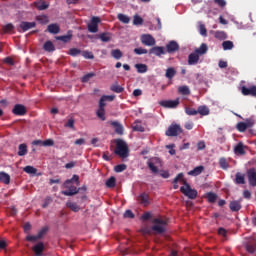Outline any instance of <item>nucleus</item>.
Segmentation results:
<instances>
[{
	"label": "nucleus",
	"mask_w": 256,
	"mask_h": 256,
	"mask_svg": "<svg viewBox=\"0 0 256 256\" xmlns=\"http://www.w3.org/2000/svg\"><path fill=\"white\" fill-rule=\"evenodd\" d=\"M114 153L122 159L129 157V146H127V142L121 139L116 140V149Z\"/></svg>",
	"instance_id": "f257e3e1"
},
{
	"label": "nucleus",
	"mask_w": 256,
	"mask_h": 256,
	"mask_svg": "<svg viewBox=\"0 0 256 256\" xmlns=\"http://www.w3.org/2000/svg\"><path fill=\"white\" fill-rule=\"evenodd\" d=\"M182 181L184 186H181L180 188L181 193H183L185 197H188V199H197V190L192 189L191 185L187 183V180Z\"/></svg>",
	"instance_id": "f03ea898"
},
{
	"label": "nucleus",
	"mask_w": 256,
	"mask_h": 256,
	"mask_svg": "<svg viewBox=\"0 0 256 256\" xmlns=\"http://www.w3.org/2000/svg\"><path fill=\"white\" fill-rule=\"evenodd\" d=\"M64 187L68 190L61 191V194L65 195L66 197H73V195H77V193H79L78 188L71 183V180H66L64 182Z\"/></svg>",
	"instance_id": "7ed1b4c3"
},
{
	"label": "nucleus",
	"mask_w": 256,
	"mask_h": 256,
	"mask_svg": "<svg viewBox=\"0 0 256 256\" xmlns=\"http://www.w3.org/2000/svg\"><path fill=\"white\" fill-rule=\"evenodd\" d=\"M154 225L152 226V231H155V233H165V225H167V221L155 218L153 220Z\"/></svg>",
	"instance_id": "20e7f679"
},
{
	"label": "nucleus",
	"mask_w": 256,
	"mask_h": 256,
	"mask_svg": "<svg viewBox=\"0 0 256 256\" xmlns=\"http://www.w3.org/2000/svg\"><path fill=\"white\" fill-rule=\"evenodd\" d=\"M183 133V129L179 124H171L168 129L166 130L165 135L167 137H177Z\"/></svg>",
	"instance_id": "39448f33"
},
{
	"label": "nucleus",
	"mask_w": 256,
	"mask_h": 256,
	"mask_svg": "<svg viewBox=\"0 0 256 256\" xmlns=\"http://www.w3.org/2000/svg\"><path fill=\"white\" fill-rule=\"evenodd\" d=\"M140 41L142 45H145L146 47H154V45L157 43L151 34H142Z\"/></svg>",
	"instance_id": "423d86ee"
},
{
	"label": "nucleus",
	"mask_w": 256,
	"mask_h": 256,
	"mask_svg": "<svg viewBox=\"0 0 256 256\" xmlns=\"http://www.w3.org/2000/svg\"><path fill=\"white\" fill-rule=\"evenodd\" d=\"M99 23H101V18L92 17L90 24H88V31L90 33H97L99 31Z\"/></svg>",
	"instance_id": "0eeeda50"
},
{
	"label": "nucleus",
	"mask_w": 256,
	"mask_h": 256,
	"mask_svg": "<svg viewBox=\"0 0 256 256\" xmlns=\"http://www.w3.org/2000/svg\"><path fill=\"white\" fill-rule=\"evenodd\" d=\"M161 107H165V109H175L179 106V99L176 100H163L159 102Z\"/></svg>",
	"instance_id": "6e6552de"
},
{
	"label": "nucleus",
	"mask_w": 256,
	"mask_h": 256,
	"mask_svg": "<svg viewBox=\"0 0 256 256\" xmlns=\"http://www.w3.org/2000/svg\"><path fill=\"white\" fill-rule=\"evenodd\" d=\"M248 183L250 187H256V170L255 168H250L247 170Z\"/></svg>",
	"instance_id": "1a4fd4ad"
},
{
	"label": "nucleus",
	"mask_w": 256,
	"mask_h": 256,
	"mask_svg": "<svg viewBox=\"0 0 256 256\" xmlns=\"http://www.w3.org/2000/svg\"><path fill=\"white\" fill-rule=\"evenodd\" d=\"M34 27H37L36 22H25L22 21L19 25L18 31H22L23 33H26V31H29V29H34Z\"/></svg>",
	"instance_id": "9d476101"
},
{
	"label": "nucleus",
	"mask_w": 256,
	"mask_h": 256,
	"mask_svg": "<svg viewBox=\"0 0 256 256\" xmlns=\"http://www.w3.org/2000/svg\"><path fill=\"white\" fill-rule=\"evenodd\" d=\"M240 91L242 93V95H244L245 97L247 96H251V97H256V86H251L250 88H247L246 86H242L240 88Z\"/></svg>",
	"instance_id": "9b49d317"
},
{
	"label": "nucleus",
	"mask_w": 256,
	"mask_h": 256,
	"mask_svg": "<svg viewBox=\"0 0 256 256\" xmlns=\"http://www.w3.org/2000/svg\"><path fill=\"white\" fill-rule=\"evenodd\" d=\"M32 251L35 256H43V253L45 251V244L43 242H38L32 247Z\"/></svg>",
	"instance_id": "f8f14e48"
},
{
	"label": "nucleus",
	"mask_w": 256,
	"mask_h": 256,
	"mask_svg": "<svg viewBox=\"0 0 256 256\" xmlns=\"http://www.w3.org/2000/svg\"><path fill=\"white\" fill-rule=\"evenodd\" d=\"M137 201L138 203H140V205H143V207H148V205H150V201H149V194L143 192L141 193L138 197H137Z\"/></svg>",
	"instance_id": "ddd939ff"
},
{
	"label": "nucleus",
	"mask_w": 256,
	"mask_h": 256,
	"mask_svg": "<svg viewBox=\"0 0 256 256\" xmlns=\"http://www.w3.org/2000/svg\"><path fill=\"white\" fill-rule=\"evenodd\" d=\"M14 115L23 116L27 113V108L23 104H16L12 109Z\"/></svg>",
	"instance_id": "4468645a"
},
{
	"label": "nucleus",
	"mask_w": 256,
	"mask_h": 256,
	"mask_svg": "<svg viewBox=\"0 0 256 256\" xmlns=\"http://www.w3.org/2000/svg\"><path fill=\"white\" fill-rule=\"evenodd\" d=\"M149 55L161 57V55H165V48L163 46H154L149 50Z\"/></svg>",
	"instance_id": "2eb2a0df"
},
{
	"label": "nucleus",
	"mask_w": 256,
	"mask_h": 256,
	"mask_svg": "<svg viewBox=\"0 0 256 256\" xmlns=\"http://www.w3.org/2000/svg\"><path fill=\"white\" fill-rule=\"evenodd\" d=\"M207 51H209V46L206 43H202L199 48H195L194 53L201 57L207 55Z\"/></svg>",
	"instance_id": "dca6fc26"
},
{
	"label": "nucleus",
	"mask_w": 256,
	"mask_h": 256,
	"mask_svg": "<svg viewBox=\"0 0 256 256\" xmlns=\"http://www.w3.org/2000/svg\"><path fill=\"white\" fill-rule=\"evenodd\" d=\"M48 33H51L52 35H57L61 33V27L57 23H52L47 26Z\"/></svg>",
	"instance_id": "f3484780"
},
{
	"label": "nucleus",
	"mask_w": 256,
	"mask_h": 256,
	"mask_svg": "<svg viewBox=\"0 0 256 256\" xmlns=\"http://www.w3.org/2000/svg\"><path fill=\"white\" fill-rule=\"evenodd\" d=\"M55 39H56V41H62V43H69V41H71V39H73V31L69 30L67 32V35L56 36Z\"/></svg>",
	"instance_id": "a211bd4d"
},
{
	"label": "nucleus",
	"mask_w": 256,
	"mask_h": 256,
	"mask_svg": "<svg viewBox=\"0 0 256 256\" xmlns=\"http://www.w3.org/2000/svg\"><path fill=\"white\" fill-rule=\"evenodd\" d=\"M241 207H242L241 201L239 200L230 201V204H229L230 211L237 213L238 211H241Z\"/></svg>",
	"instance_id": "6ab92c4d"
},
{
	"label": "nucleus",
	"mask_w": 256,
	"mask_h": 256,
	"mask_svg": "<svg viewBox=\"0 0 256 256\" xmlns=\"http://www.w3.org/2000/svg\"><path fill=\"white\" fill-rule=\"evenodd\" d=\"M166 49L168 53H175L179 49V44L172 40L166 45Z\"/></svg>",
	"instance_id": "aec40b11"
},
{
	"label": "nucleus",
	"mask_w": 256,
	"mask_h": 256,
	"mask_svg": "<svg viewBox=\"0 0 256 256\" xmlns=\"http://www.w3.org/2000/svg\"><path fill=\"white\" fill-rule=\"evenodd\" d=\"M203 171H205L204 166H197L193 170L189 171L188 175H190L191 177H197V176L201 175L203 173Z\"/></svg>",
	"instance_id": "412c9836"
},
{
	"label": "nucleus",
	"mask_w": 256,
	"mask_h": 256,
	"mask_svg": "<svg viewBox=\"0 0 256 256\" xmlns=\"http://www.w3.org/2000/svg\"><path fill=\"white\" fill-rule=\"evenodd\" d=\"M199 63V56L195 53L192 52L188 56V65H197Z\"/></svg>",
	"instance_id": "4be33fe9"
},
{
	"label": "nucleus",
	"mask_w": 256,
	"mask_h": 256,
	"mask_svg": "<svg viewBox=\"0 0 256 256\" xmlns=\"http://www.w3.org/2000/svg\"><path fill=\"white\" fill-rule=\"evenodd\" d=\"M110 91H112L113 93H123V91H125V88L123 86L119 85L118 82H114L110 86Z\"/></svg>",
	"instance_id": "5701e85b"
},
{
	"label": "nucleus",
	"mask_w": 256,
	"mask_h": 256,
	"mask_svg": "<svg viewBox=\"0 0 256 256\" xmlns=\"http://www.w3.org/2000/svg\"><path fill=\"white\" fill-rule=\"evenodd\" d=\"M28 149H27V144L22 143L18 146V156L19 157H25L27 155Z\"/></svg>",
	"instance_id": "b1692460"
},
{
	"label": "nucleus",
	"mask_w": 256,
	"mask_h": 256,
	"mask_svg": "<svg viewBox=\"0 0 256 256\" xmlns=\"http://www.w3.org/2000/svg\"><path fill=\"white\" fill-rule=\"evenodd\" d=\"M0 181L4 185H9L11 183V176L5 172H0Z\"/></svg>",
	"instance_id": "393cba45"
},
{
	"label": "nucleus",
	"mask_w": 256,
	"mask_h": 256,
	"mask_svg": "<svg viewBox=\"0 0 256 256\" xmlns=\"http://www.w3.org/2000/svg\"><path fill=\"white\" fill-rule=\"evenodd\" d=\"M43 49L48 53H53V51H55V45L53 44V42H51V40H48L44 43Z\"/></svg>",
	"instance_id": "a878e982"
},
{
	"label": "nucleus",
	"mask_w": 256,
	"mask_h": 256,
	"mask_svg": "<svg viewBox=\"0 0 256 256\" xmlns=\"http://www.w3.org/2000/svg\"><path fill=\"white\" fill-rule=\"evenodd\" d=\"M234 153H236V155H245V146L242 144V142H239L234 147Z\"/></svg>",
	"instance_id": "bb28decb"
},
{
	"label": "nucleus",
	"mask_w": 256,
	"mask_h": 256,
	"mask_svg": "<svg viewBox=\"0 0 256 256\" xmlns=\"http://www.w3.org/2000/svg\"><path fill=\"white\" fill-rule=\"evenodd\" d=\"M183 173H179L173 180V189H179V181L182 182L183 184V181H185V179H183Z\"/></svg>",
	"instance_id": "cd10ccee"
},
{
	"label": "nucleus",
	"mask_w": 256,
	"mask_h": 256,
	"mask_svg": "<svg viewBox=\"0 0 256 256\" xmlns=\"http://www.w3.org/2000/svg\"><path fill=\"white\" fill-rule=\"evenodd\" d=\"M235 183L237 185H245V174H241L240 172L236 173Z\"/></svg>",
	"instance_id": "c85d7f7f"
},
{
	"label": "nucleus",
	"mask_w": 256,
	"mask_h": 256,
	"mask_svg": "<svg viewBox=\"0 0 256 256\" xmlns=\"http://www.w3.org/2000/svg\"><path fill=\"white\" fill-rule=\"evenodd\" d=\"M34 5L38 11H45V9H49V4L45 3V1L35 2Z\"/></svg>",
	"instance_id": "c756f323"
},
{
	"label": "nucleus",
	"mask_w": 256,
	"mask_h": 256,
	"mask_svg": "<svg viewBox=\"0 0 256 256\" xmlns=\"http://www.w3.org/2000/svg\"><path fill=\"white\" fill-rule=\"evenodd\" d=\"M175 75H177V71L175 70V68L170 67V68L166 69L165 77L167 79H169L171 81V79H173V77H175Z\"/></svg>",
	"instance_id": "7c9ffc66"
},
{
	"label": "nucleus",
	"mask_w": 256,
	"mask_h": 256,
	"mask_svg": "<svg viewBox=\"0 0 256 256\" xmlns=\"http://www.w3.org/2000/svg\"><path fill=\"white\" fill-rule=\"evenodd\" d=\"M219 166L221 169H223L224 171H227V169H229V162L227 161V158L225 157H221L219 159Z\"/></svg>",
	"instance_id": "2f4dec72"
},
{
	"label": "nucleus",
	"mask_w": 256,
	"mask_h": 256,
	"mask_svg": "<svg viewBox=\"0 0 256 256\" xmlns=\"http://www.w3.org/2000/svg\"><path fill=\"white\" fill-rule=\"evenodd\" d=\"M66 206L71 209V211H74V213H78V211L81 210V207L75 203V202H67Z\"/></svg>",
	"instance_id": "473e14b6"
},
{
	"label": "nucleus",
	"mask_w": 256,
	"mask_h": 256,
	"mask_svg": "<svg viewBox=\"0 0 256 256\" xmlns=\"http://www.w3.org/2000/svg\"><path fill=\"white\" fill-rule=\"evenodd\" d=\"M197 112L199 115H202L203 117H205V116L209 115L210 110H209V107H207V106H199L197 109Z\"/></svg>",
	"instance_id": "72a5a7b5"
},
{
	"label": "nucleus",
	"mask_w": 256,
	"mask_h": 256,
	"mask_svg": "<svg viewBox=\"0 0 256 256\" xmlns=\"http://www.w3.org/2000/svg\"><path fill=\"white\" fill-rule=\"evenodd\" d=\"M106 187H108V189H113V187H115V185H117V179L115 178V176H111L107 181H106Z\"/></svg>",
	"instance_id": "f704fd0d"
},
{
	"label": "nucleus",
	"mask_w": 256,
	"mask_h": 256,
	"mask_svg": "<svg viewBox=\"0 0 256 256\" xmlns=\"http://www.w3.org/2000/svg\"><path fill=\"white\" fill-rule=\"evenodd\" d=\"M36 21H38V23H40V25H47V23H49V16H47V15L37 16Z\"/></svg>",
	"instance_id": "c9c22d12"
},
{
	"label": "nucleus",
	"mask_w": 256,
	"mask_h": 256,
	"mask_svg": "<svg viewBox=\"0 0 256 256\" xmlns=\"http://www.w3.org/2000/svg\"><path fill=\"white\" fill-rule=\"evenodd\" d=\"M112 125L114 126L115 133H117V135H123V125L119 122H112Z\"/></svg>",
	"instance_id": "e433bc0d"
},
{
	"label": "nucleus",
	"mask_w": 256,
	"mask_h": 256,
	"mask_svg": "<svg viewBox=\"0 0 256 256\" xmlns=\"http://www.w3.org/2000/svg\"><path fill=\"white\" fill-rule=\"evenodd\" d=\"M206 199L208 203H215V201H217V194L213 192H208L206 195Z\"/></svg>",
	"instance_id": "4c0bfd02"
},
{
	"label": "nucleus",
	"mask_w": 256,
	"mask_h": 256,
	"mask_svg": "<svg viewBox=\"0 0 256 256\" xmlns=\"http://www.w3.org/2000/svg\"><path fill=\"white\" fill-rule=\"evenodd\" d=\"M178 92L180 95H191V90H189V86H180L178 88Z\"/></svg>",
	"instance_id": "58836bf2"
},
{
	"label": "nucleus",
	"mask_w": 256,
	"mask_h": 256,
	"mask_svg": "<svg viewBox=\"0 0 256 256\" xmlns=\"http://www.w3.org/2000/svg\"><path fill=\"white\" fill-rule=\"evenodd\" d=\"M222 47H223L224 51H231V49H233L234 45H233L232 41L227 40L222 43Z\"/></svg>",
	"instance_id": "ea45409f"
},
{
	"label": "nucleus",
	"mask_w": 256,
	"mask_h": 256,
	"mask_svg": "<svg viewBox=\"0 0 256 256\" xmlns=\"http://www.w3.org/2000/svg\"><path fill=\"white\" fill-rule=\"evenodd\" d=\"M96 115L100 121H105V108H98Z\"/></svg>",
	"instance_id": "a19ab883"
},
{
	"label": "nucleus",
	"mask_w": 256,
	"mask_h": 256,
	"mask_svg": "<svg viewBox=\"0 0 256 256\" xmlns=\"http://www.w3.org/2000/svg\"><path fill=\"white\" fill-rule=\"evenodd\" d=\"M111 55L114 59H121L123 57V52H121L119 49H114L111 51Z\"/></svg>",
	"instance_id": "79ce46f5"
},
{
	"label": "nucleus",
	"mask_w": 256,
	"mask_h": 256,
	"mask_svg": "<svg viewBox=\"0 0 256 256\" xmlns=\"http://www.w3.org/2000/svg\"><path fill=\"white\" fill-rule=\"evenodd\" d=\"M135 69H137L138 73H147V65L146 64H135Z\"/></svg>",
	"instance_id": "37998d69"
},
{
	"label": "nucleus",
	"mask_w": 256,
	"mask_h": 256,
	"mask_svg": "<svg viewBox=\"0 0 256 256\" xmlns=\"http://www.w3.org/2000/svg\"><path fill=\"white\" fill-rule=\"evenodd\" d=\"M23 171L28 173V175H35L37 173V169L33 166H26L23 168Z\"/></svg>",
	"instance_id": "c03bdc74"
},
{
	"label": "nucleus",
	"mask_w": 256,
	"mask_h": 256,
	"mask_svg": "<svg viewBox=\"0 0 256 256\" xmlns=\"http://www.w3.org/2000/svg\"><path fill=\"white\" fill-rule=\"evenodd\" d=\"M214 37L216 39H220V41H223L224 39H227V34L223 31H216Z\"/></svg>",
	"instance_id": "a18cd8bd"
},
{
	"label": "nucleus",
	"mask_w": 256,
	"mask_h": 256,
	"mask_svg": "<svg viewBox=\"0 0 256 256\" xmlns=\"http://www.w3.org/2000/svg\"><path fill=\"white\" fill-rule=\"evenodd\" d=\"M236 128L240 133H245V131H247V124H245V122H239L236 125Z\"/></svg>",
	"instance_id": "49530a36"
},
{
	"label": "nucleus",
	"mask_w": 256,
	"mask_h": 256,
	"mask_svg": "<svg viewBox=\"0 0 256 256\" xmlns=\"http://www.w3.org/2000/svg\"><path fill=\"white\" fill-rule=\"evenodd\" d=\"M64 127L75 131V119L73 118L68 119L67 123L64 124Z\"/></svg>",
	"instance_id": "de8ad7c7"
},
{
	"label": "nucleus",
	"mask_w": 256,
	"mask_h": 256,
	"mask_svg": "<svg viewBox=\"0 0 256 256\" xmlns=\"http://www.w3.org/2000/svg\"><path fill=\"white\" fill-rule=\"evenodd\" d=\"M117 18L121 21V23L128 24L131 21V18L125 14H118Z\"/></svg>",
	"instance_id": "09e8293b"
},
{
	"label": "nucleus",
	"mask_w": 256,
	"mask_h": 256,
	"mask_svg": "<svg viewBox=\"0 0 256 256\" xmlns=\"http://www.w3.org/2000/svg\"><path fill=\"white\" fill-rule=\"evenodd\" d=\"M126 169H127L126 164H118L114 167L115 173H123V171H125Z\"/></svg>",
	"instance_id": "8fccbe9b"
},
{
	"label": "nucleus",
	"mask_w": 256,
	"mask_h": 256,
	"mask_svg": "<svg viewBox=\"0 0 256 256\" xmlns=\"http://www.w3.org/2000/svg\"><path fill=\"white\" fill-rule=\"evenodd\" d=\"M83 51H81L78 48H72L69 50V55H71V57H77V55H82Z\"/></svg>",
	"instance_id": "3c124183"
},
{
	"label": "nucleus",
	"mask_w": 256,
	"mask_h": 256,
	"mask_svg": "<svg viewBox=\"0 0 256 256\" xmlns=\"http://www.w3.org/2000/svg\"><path fill=\"white\" fill-rule=\"evenodd\" d=\"M147 165H148L150 171H152V173H159V168H157V166H155V163H153V161L149 160L147 162Z\"/></svg>",
	"instance_id": "603ef678"
},
{
	"label": "nucleus",
	"mask_w": 256,
	"mask_h": 256,
	"mask_svg": "<svg viewBox=\"0 0 256 256\" xmlns=\"http://www.w3.org/2000/svg\"><path fill=\"white\" fill-rule=\"evenodd\" d=\"M245 248H246V251H248V253H251V254L255 253L256 251V245L253 243L246 244Z\"/></svg>",
	"instance_id": "864d4df0"
},
{
	"label": "nucleus",
	"mask_w": 256,
	"mask_h": 256,
	"mask_svg": "<svg viewBox=\"0 0 256 256\" xmlns=\"http://www.w3.org/2000/svg\"><path fill=\"white\" fill-rule=\"evenodd\" d=\"M133 131H139L140 133H143L145 131V127L143 125L135 122L134 125L132 126Z\"/></svg>",
	"instance_id": "5fc2aeb1"
},
{
	"label": "nucleus",
	"mask_w": 256,
	"mask_h": 256,
	"mask_svg": "<svg viewBox=\"0 0 256 256\" xmlns=\"http://www.w3.org/2000/svg\"><path fill=\"white\" fill-rule=\"evenodd\" d=\"M185 113H186V115H189V116L198 115L197 110H195L194 108H191V107H186L185 108Z\"/></svg>",
	"instance_id": "6e6d98bb"
},
{
	"label": "nucleus",
	"mask_w": 256,
	"mask_h": 256,
	"mask_svg": "<svg viewBox=\"0 0 256 256\" xmlns=\"http://www.w3.org/2000/svg\"><path fill=\"white\" fill-rule=\"evenodd\" d=\"M134 53L136 55H147L149 53V51L145 48H135Z\"/></svg>",
	"instance_id": "4d7b16f0"
},
{
	"label": "nucleus",
	"mask_w": 256,
	"mask_h": 256,
	"mask_svg": "<svg viewBox=\"0 0 256 256\" xmlns=\"http://www.w3.org/2000/svg\"><path fill=\"white\" fill-rule=\"evenodd\" d=\"M143 24V18H141V16L139 15H134L133 18V25H142Z\"/></svg>",
	"instance_id": "13d9d810"
},
{
	"label": "nucleus",
	"mask_w": 256,
	"mask_h": 256,
	"mask_svg": "<svg viewBox=\"0 0 256 256\" xmlns=\"http://www.w3.org/2000/svg\"><path fill=\"white\" fill-rule=\"evenodd\" d=\"M55 145V141L53 139H46L42 142L43 147H53Z\"/></svg>",
	"instance_id": "bf43d9fd"
},
{
	"label": "nucleus",
	"mask_w": 256,
	"mask_h": 256,
	"mask_svg": "<svg viewBox=\"0 0 256 256\" xmlns=\"http://www.w3.org/2000/svg\"><path fill=\"white\" fill-rule=\"evenodd\" d=\"M82 57H84V59H95V55H93V52L89 51H82Z\"/></svg>",
	"instance_id": "052dcab7"
},
{
	"label": "nucleus",
	"mask_w": 256,
	"mask_h": 256,
	"mask_svg": "<svg viewBox=\"0 0 256 256\" xmlns=\"http://www.w3.org/2000/svg\"><path fill=\"white\" fill-rule=\"evenodd\" d=\"M92 77H95V73H88L82 77L81 81L82 83H88V81L92 79Z\"/></svg>",
	"instance_id": "680f3d73"
},
{
	"label": "nucleus",
	"mask_w": 256,
	"mask_h": 256,
	"mask_svg": "<svg viewBox=\"0 0 256 256\" xmlns=\"http://www.w3.org/2000/svg\"><path fill=\"white\" fill-rule=\"evenodd\" d=\"M100 39L101 41H103L104 43H109V41H111V36L107 33H102L100 35Z\"/></svg>",
	"instance_id": "e2e57ef3"
},
{
	"label": "nucleus",
	"mask_w": 256,
	"mask_h": 256,
	"mask_svg": "<svg viewBox=\"0 0 256 256\" xmlns=\"http://www.w3.org/2000/svg\"><path fill=\"white\" fill-rule=\"evenodd\" d=\"M39 239H41V238H39L38 234L37 235H28L26 237V241H30L32 243H35V241H39Z\"/></svg>",
	"instance_id": "0e129e2a"
},
{
	"label": "nucleus",
	"mask_w": 256,
	"mask_h": 256,
	"mask_svg": "<svg viewBox=\"0 0 256 256\" xmlns=\"http://www.w3.org/2000/svg\"><path fill=\"white\" fill-rule=\"evenodd\" d=\"M47 231H49V228L44 227L42 228L39 232H38V237L39 239H43V237H45V235L47 234Z\"/></svg>",
	"instance_id": "69168bd1"
},
{
	"label": "nucleus",
	"mask_w": 256,
	"mask_h": 256,
	"mask_svg": "<svg viewBox=\"0 0 256 256\" xmlns=\"http://www.w3.org/2000/svg\"><path fill=\"white\" fill-rule=\"evenodd\" d=\"M200 35H203V37H207V28H205L204 24H201L199 26Z\"/></svg>",
	"instance_id": "338daca9"
},
{
	"label": "nucleus",
	"mask_w": 256,
	"mask_h": 256,
	"mask_svg": "<svg viewBox=\"0 0 256 256\" xmlns=\"http://www.w3.org/2000/svg\"><path fill=\"white\" fill-rule=\"evenodd\" d=\"M166 149H169V154L170 155H175V153H176L175 144L166 145Z\"/></svg>",
	"instance_id": "774afa93"
}]
</instances>
